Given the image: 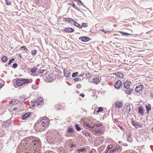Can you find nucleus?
<instances>
[{"label": "nucleus", "instance_id": "obj_38", "mask_svg": "<svg viewBox=\"0 0 153 153\" xmlns=\"http://www.w3.org/2000/svg\"><path fill=\"white\" fill-rule=\"evenodd\" d=\"M102 125L101 123H99L97 124H94V126H95L96 127H99Z\"/></svg>", "mask_w": 153, "mask_h": 153}, {"label": "nucleus", "instance_id": "obj_54", "mask_svg": "<svg viewBox=\"0 0 153 153\" xmlns=\"http://www.w3.org/2000/svg\"><path fill=\"white\" fill-rule=\"evenodd\" d=\"M6 3L7 5H10L11 4V2L8 0H5Z\"/></svg>", "mask_w": 153, "mask_h": 153}, {"label": "nucleus", "instance_id": "obj_36", "mask_svg": "<svg viewBox=\"0 0 153 153\" xmlns=\"http://www.w3.org/2000/svg\"><path fill=\"white\" fill-rule=\"evenodd\" d=\"M122 35H123V36H125V35H130V34H129V33H126V32H122V31H120L119 32Z\"/></svg>", "mask_w": 153, "mask_h": 153}, {"label": "nucleus", "instance_id": "obj_10", "mask_svg": "<svg viewBox=\"0 0 153 153\" xmlns=\"http://www.w3.org/2000/svg\"><path fill=\"white\" fill-rule=\"evenodd\" d=\"M63 73L65 76L66 77H69L71 75V73L67 70L65 71V69H63Z\"/></svg>", "mask_w": 153, "mask_h": 153}, {"label": "nucleus", "instance_id": "obj_31", "mask_svg": "<svg viewBox=\"0 0 153 153\" xmlns=\"http://www.w3.org/2000/svg\"><path fill=\"white\" fill-rule=\"evenodd\" d=\"M1 60L3 62H6L7 60V58L6 56H4L2 57Z\"/></svg>", "mask_w": 153, "mask_h": 153}, {"label": "nucleus", "instance_id": "obj_59", "mask_svg": "<svg viewBox=\"0 0 153 153\" xmlns=\"http://www.w3.org/2000/svg\"><path fill=\"white\" fill-rule=\"evenodd\" d=\"M27 143H28V142H27V139H26L25 140L24 143H22V144L24 145V144H25V145H26L27 144Z\"/></svg>", "mask_w": 153, "mask_h": 153}, {"label": "nucleus", "instance_id": "obj_23", "mask_svg": "<svg viewBox=\"0 0 153 153\" xmlns=\"http://www.w3.org/2000/svg\"><path fill=\"white\" fill-rule=\"evenodd\" d=\"M37 69L36 67H34L30 69V72L32 74H33L36 72V71H37Z\"/></svg>", "mask_w": 153, "mask_h": 153}, {"label": "nucleus", "instance_id": "obj_49", "mask_svg": "<svg viewBox=\"0 0 153 153\" xmlns=\"http://www.w3.org/2000/svg\"><path fill=\"white\" fill-rule=\"evenodd\" d=\"M85 126L87 128H89L91 129L92 128H93V127H92L91 126L89 125L88 124H87L85 125Z\"/></svg>", "mask_w": 153, "mask_h": 153}, {"label": "nucleus", "instance_id": "obj_5", "mask_svg": "<svg viewBox=\"0 0 153 153\" xmlns=\"http://www.w3.org/2000/svg\"><path fill=\"white\" fill-rule=\"evenodd\" d=\"M31 115V113H27L23 114L22 116V119L23 120H25L26 118L30 117Z\"/></svg>", "mask_w": 153, "mask_h": 153}, {"label": "nucleus", "instance_id": "obj_55", "mask_svg": "<svg viewBox=\"0 0 153 153\" xmlns=\"http://www.w3.org/2000/svg\"><path fill=\"white\" fill-rule=\"evenodd\" d=\"M77 3V4H78L79 3L80 4L82 5L83 6H84V5L83 4V3L82 2V1L80 0H79Z\"/></svg>", "mask_w": 153, "mask_h": 153}, {"label": "nucleus", "instance_id": "obj_4", "mask_svg": "<svg viewBox=\"0 0 153 153\" xmlns=\"http://www.w3.org/2000/svg\"><path fill=\"white\" fill-rule=\"evenodd\" d=\"M143 85H140L136 86L135 88V91L136 92H139L142 91L143 87Z\"/></svg>", "mask_w": 153, "mask_h": 153}, {"label": "nucleus", "instance_id": "obj_60", "mask_svg": "<svg viewBox=\"0 0 153 153\" xmlns=\"http://www.w3.org/2000/svg\"><path fill=\"white\" fill-rule=\"evenodd\" d=\"M81 85L80 84H78L76 86V88H81Z\"/></svg>", "mask_w": 153, "mask_h": 153}, {"label": "nucleus", "instance_id": "obj_40", "mask_svg": "<svg viewBox=\"0 0 153 153\" xmlns=\"http://www.w3.org/2000/svg\"><path fill=\"white\" fill-rule=\"evenodd\" d=\"M20 99L24 101L26 100L27 98L24 96H21L20 97Z\"/></svg>", "mask_w": 153, "mask_h": 153}, {"label": "nucleus", "instance_id": "obj_6", "mask_svg": "<svg viewBox=\"0 0 153 153\" xmlns=\"http://www.w3.org/2000/svg\"><path fill=\"white\" fill-rule=\"evenodd\" d=\"M116 108H120L122 107L123 103L120 102H117L115 103Z\"/></svg>", "mask_w": 153, "mask_h": 153}, {"label": "nucleus", "instance_id": "obj_17", "mask_svg": "<svg viewBox=\"0 0 153 153\" xmlns=\"http://www.w3.org/2000/svg\"><path fill=\"white\" fill-rule=\"evenodd\" d=\"M74 131V129L72 126H70L68 128L67 132L68 133H73Z\"/></svg>", "mask_w": 153, "mask_h": 153}, {"label": "nucleus", "instance_id": "obj_34", "mask_svg": "<svg viewBox=\"0 0 153 153\" xmlns=\"http://www.w3.org/2000/svg\"><path fill=\"white\" fill-rule=\"evenodd\" d=\"M72 19L71 18H65L64 20L65 21L70 23L71 22V21Z\"/></svg>", "mask_w": 153, "mask_h": 153}, {"label": "nucleus", "instance_id": "obj_37", "mask_svg": "<svg viewBox=\"0 0 153 153\" xmlns=\"http://www.w3.org/2000/svg\"><path fill=\"white\" fill-rule=\"evenodd\" d=\"M78 72H77L73 73L72 75V76L73 77H76L78 75Z\"/></svg>", "mask_w": 153, "mask_h": 153}, {"label": "nucleus", "instance_id": "obj_8", "mask_svg": "<svg viewBox=\"0 0 153 153\" xmlns=\"http://www.w3.org/2000/svg\"><path fill=\"white\" fill-rule=\"evenodd\" d=\"M23 84H24L23 83L22 79H21L16 80V84L17 85L20 86L22 85Z\"/></svg>", "mask_w": 153, "mask_h": 153}, {"label": "nucleus", "instance_id": "obj_39", "mask_svg": "<svg viewBox=\"0 0 153 153\" xmlns=\"http://www.w3.org/2000/svg\"><path fill=\"white\" fill-rule=\"evenodd\" d=\"M37 50H32L31 51V53L32 54L33 56H34L36 54L37 52Z\"/></svg>", "mask_w": 153, "mask_h": 153}, {"label": "nucleus", "instance_id": "obj_2", "mask_svg": "<svg viewBox=\"0 0 153 153\" xmlns=\"http://www.w3.org/2000/svg\"><path fill=\"white\" fill-rule=\"evenodd\" d=\"M79 39L81 40V41L84 42H88L91 39L89 37L85 36L80 37Z\"/></svg>", "mask_w": 153, "mask_h": 153}, {"label": "nucleus", "instance_id": "obj_45", "mask_svg": "<svg viewBox=\"0 0 153 153\" xmlns=\"http://www.w3.org/2000/svg\"><path fill=\"white\" fill-rule=\"evenodd\" d=\"M45 71H46V70H43V69H40V70L39 71H38V73L39 74H42Z\"/></svg>", "mask_w": 153, "mask_h": 153}, {"label": "nucleus", "instance_id": "obj_57", "mask_svg": "<svg viewBox=\"0 0 153 153\" xmlns=\"http://www.w3.org/2000/svg\"><path fill=\"white\" fill-rule=\"evenodd\" d=\"M85 75L87 78H89L90 76L91 75L89 73H88L85 74Z\"/></svg>", "mask_w": 153, "mask_h": 153}, {"label": "nucleus", "instance_id": "obj_48", "mask_svg": "<svg viewBox=\"0 0 153 153\" xmlns=\"http://www.w3.org/2000/svg\"><path fill=\"white\" fill-rule=\"evenodd\" d=\"M36 101L35 100H33L31 101V105L32 106H34V105L36 103Z\"/></svg>", "mask_w": 153, "mask_h": 153}, {"label": "nucleus", "instance_id": "obj_44", "mask_svg": "<svg viewBox=\"0 0 153 153\" xmlns=\"http://www.w3.org/2000/svg\"><path fill=\"white\" fill-rule=\"evenodd\" d=\"M113 147V145L112 144H110L109 145H108L107 147V149H110L112 148Z\"/></svg>", "mask_w": 153, "mask_h": 153}, {"label": "nucleus", "instance_id": "obj_51", "mask_svg": "<svg viewBox=\"0 0 153 153\" xmlns=\"http://www.w3.org/2000/svg\"><path fill=\"white\" fill-rule=\"evenodd\" d=\"M115 152H116V151L120 149V147L118 146H116L113 148Z\"/></svg>", "mask_w": 153, "mask_h": 153}, {"label": "nucleus", "instance_id": "obj_64", "mask_svg": "<svg viewBox=\"0 0 153 153\" xmlns=\"http://www.w3.org/2000/svg\"><path fill=\"white\" fill-rule=\"evenodd\" d=\"M150 96L152 98H153V93L152 92L150 94Z\"/></svg>", "mask_w": 153, "mask_h": 153}, {"label": "nucleus", "instance_id": "obj_9", "mask_svg": "<svg viewBox=\"0 0 153 153\" xmlns=\"http://www.w3.org/2000/svg\"><path fill=\"white\" fill-rule=\"evenodd\" d=\"M34 147H36V148L34 149H34V153H36L37 152H38L42 149L41 145H37Z\"/></svg>", "mask_w": 153, "mask_h": 153}, {"label": "nucleus", "instance_id": "obj_47", "mask_svg": "<svg viewBox=\"0 0 153 153\" xmlns=\"http://www.w3.org/2000/svg\"><path fill=\"white\" fill-rule=\"evenodd\" d=\"M100 30L102 31L104 33H107L108 32H109L110 31L109 30H104V29H100Z\"/></svg>", "mask_w": 153, "mask_h": 153}, {"label": "nucleus", "instance_id": "obj_22", "mask_svg": "<svg viewBox=\"0 0 153 153\" xmlns=\"http://www.w3.org/2000/svg\"><path fill=\"white\" fill-rule=\"evenodd\" d=\"M42 100V98L40 97L39 98L36 102V105L38 107H39V105L40 104V103L43 102Z\"/></svg>", "mask_w": 153, "mask_h": 153}, {"label": "nucleus", "instance_id": "obj_58", "mask_svg": "<svg viewBox=\"0 0 153 153\" xmlns=\"http://www.w3.org/2000/svg\"><path fill=\"white\" fill-rule=\"evenodd\" d=\"M80 79V78H76L73 79V80L75 81H78Z\"/></svg>", "mask_w": 153, "mask_h": 153}, {"label": "nucleus", "instance_id": "obj_21", "mask_svg": "<svg viewBox=\"0 0 153 153\" xmlns=\"http://www.w3.org/2000/svg\"><path fill=\"white\" fill-rule=\"evenodd\" d=\"M126 108V112L127 113V114H128L130 111L131 108L130 106L129 105H127L125 107Z\"/></svg>", "mask_w": 153, "mask_h": 153}, {"label": "nucleus", "instance_id": "obj_46", "mask_svg": "<svg viewBox=\"0 0 153 153\" xmlns=\"http://www.w3.org/2000/svg\"><path fill=\"white\" fill-rule=\"evenodd\" d=\"M18 66V65L16 63H14L12 65V67L14 68H17Z\"/></svg>", "mask_w": 153, "mask_h": 153}, {"label": "nucleus", "instance_id": "obj_62", "mask_svg": "<svg viewBox=\"0 0 153 153\" xmlns=\"http://www.w3.org/2000/svg\"><path fill=\"white\" fill-rule=\"evenodd\" d=\"M119 128H120L121 130H123V126H122L119 125L118 126Z\"/></svg>", "mask_w": 153, "mask_h": 153}, {"label": "nucleus", "instance_id": "obj_15", "mask_svg": "<svg viewBox=\"0 0 153 153\" xmlns=\"http://www.w3.org/2000/svg\"><path fill=\"white\" fill-rule=\"evenodd\" d=\"M23 83L25 84L27 83H31L32 82V79H22Z\"/></svg>", "mask_w": 153, "mask_h": 153}, {"label": "nucleus", "instance_id": "obj_35", "mask_svg": "<svg viewBox=\"0 0 153 153\" xmlns=\"http://www.w3.org/2000/svg\"><path fill=\"white\" fill-rule=\"evenodd\" d=\"M32 88L34 89H36L38 88V86L36 84H35L32 85Z\"/></svg>", "mask_w": 153, "mask_h": 153}, {"label": "nucleus", "instance_id": "obj_56", "mask_svg": "<svg viewBox=\"0 0 153 153\" xmlns=\"http://www.w3.org/2000/svg\"><path fill=\"white\" fill-rule=\"evenodd\" d=\"M117 153V152H115L114 150L113 149H112L109 152V153Z\"/></svg>", "mask_w": 153, "mask_h": 153}, {"label": "nucleus", "instance_id": "obj_7", "mask_svg": "<svg viewBox=\"0 0 153 153\" xmlns=\"http://www.w3.org/2000/svg\"><path fill=\"white\" fill-rule=\"evenodd\" d=\"M121 82L120 80H118L117 81L114 85V87L116 88H119L121 86Z\"/></svg>", "mask_w": 153, "mask_h": 153}, {"label": "nucleus", "instance_id": "obj_27", "mask_svg": "<svg viewBox=\"0 0 153 153\" xmlns=\"http://www.w3.org/2000/svg\"><path fill=\"white\" fill-rule=\"evenodd\" d=\"M117 77H119L120 78L123 77V75L121 73L119 72L116 73L115 74Z\"/></svg>", "mask_w": 153, "mask_h": 153}, {"label": "nucleus", "instance_id": "obj_14", "mask_svg": "<svg viewBox=\"0 0 153 153\" xmlns=\"http://www.w3.org/2000/svg\"><path fill=\"white\" fill-rule=\"evenodd\" d=\"M53 75L52 74H50V75H49L46 78H47V79L48 80V82H52V81L54 80V79L53 78Z\"/></svg>", "mask_w": 153, "mask_h": 153}, {"label": "nucleus", "instance_id": "obj_43", "mask_svg": "<svg viewBox=\"0 0 153 153\" xmlns=\"http://www.w3.org/2000/svg\"><path fill=\"white\" fill-rule=\"evenodd\" d=\"M15 59L14 58H12L8 62V65H10L11 63Z\"/></svg>", "mask_w": 153, "mask_h": 153}, {"label": "nucleus", "instance_id": "obj_18", "mask_svg": "<svg viewBox=\"0 0 153 153\" xmlns=\"http://www.w3.org/2000/svg\"><path fill=\"white\" fill-rule=\"evenodd\" d=\"M132 125L136 128L141 127L140 124L136 121H132Z\"/></svg>", "mask_w": 153, "mask_h": 153}, {"label": "nucleus", "instance_id": "obj_30", "mask_svg": "<svg viewBox=\"0 0 153 153\" xmlns=\"http://www.w3.org/2000/svg\"><path fill=\"white\" fill-rule=\"evenodd\" d=\"M127 141L130 143H131L132 142V138L131 137V135L130 134L128 135V137L127 138Z\"/></svg>", "mask_w": 153, "mask_h": 153}, {"label": "nucleus", "instance_id": "obj_25", "mask_svg": "<svg viewBox=\"0 0 153 153\" xmlns=\"http://www.w3.org/2000/svg\"><path fill=\"white\" fill-rule=\"evenodd\" d=\"M82 133L84 135L85 137L89 136V137H91V134L88 132H85L84 131H82Z\"/></svg>", "mask_w": 153, "mask_h": 153}, {"label": "nucleus", "instance_id": "obj_53", "mask_svg": "<svg viewBox=\"0 0 153 153\" xmlns=\"http://www.w3.org/2000/svg\"><path fill=\"white\" fill-rule=\"evenodd\" d=\"M56 109L57 110H59L61 109V106L60 105H57L56 106Z\"/></svg>", "mask_w": 153, "mask_h": 153}, {"label": "nucleus", "instance_id": "obj_33", "mask_svg": "<svg viewBox=\"0 0 153 153\" xmlns=\"http://www.w3.org/2000/svg\"><path fill=\"white\" fill-rule=\"evenodd\" d=\"M76 27H78L79 29H81L82 28V26H81L80 25L77 23L76 22L74 25Z\"/></svg>", "mask_w": 153, "mask_h": 153}, {"label": "nucleus", "instance_id": "obj_32", "mask_svg": "<svg viewBox=\"0 0 153 153\" xmlns=\"http://www.w3.org/2000/svg\"><path fill=\"white\" fill-rule=\"evenodd\" d=\"M86 149L85 148H83L82 149H78L77 150V151L78 153H80L81 152H85Z\"/></svg>", "mask_w": 153, "mask_h": 153}, {"label": "nucleus", "instance_id": "obj_52", "mask_svg": "<svg viewBox=\"0 0 153 153\" xmlns=\"http://www.w3.org/2000/svg\"><path fill=\"white\" fill-rule=\"evenodd\" d=\"M76 21L74 20L73 19L71 21V22L70 23V24L72 25H74V24L76 22Z\"/></svg>", "mask_w": 153, "mask_h": 153}, {"label": "nucleus", "instance_id": "obj_13", "mask_svg": "<svg viewBox=\"0 0 153 153\" xmlns=\"http://www.w3.org/2000/svg\"><path fill=\"white\" fill-rule=\"evenodd\" d=\"M64 30L67 33H71L74 32V30L72 28L68 27L65 28Z\"/></svg>", "mask_w": 153, "mask_h": 153}, {"label": "nucleus", "instance_id": "obj_63", "mask_svg": "<svg viewBox=\"0 0 153 153\" xmlns=\"http://www.w3.org/2000/svg\"><path fill=\"white\" fill-rule=\"evenodd\" d=\"M84 75V74H79L78 75V77H80V76H82Z\"/></svg>", "mask_w": 153, "mask_h": 153}, {"label": "nucleus", "instance_id": "obj_42", "mask_svg": "<svg viewBox=\"0 0 153 153\" xmlns=\"http://www.w3.org/2000/svg\"><path fill=\"white\" fill-rule=\"evenodd\" d=\"M81 26H82V27H86L88 26V24L87 23H82V24Z\"/></svg>", "mask_w": 153, "mask_h": 153}, {"label": "nucleus", "instance_id": "obj_41", "mask_svg": "<svg viewBox=\"0 0 153 153\" xmlns=\"http://www.w3.org/2000/svg\"><path fill=\"white\" fill-rule=\"evenodd\" d=\"M103 110V109L101 107H100L98 109V110H97V111H96V112L97 113H98L99 112H100L102 111Z\"/></svg>", "mask_w": 153, "mask_h": 153}, {"label": "nucleus", "instance_id": "obj_28", "mask_svg": "<svg viewBox=\"0 0 153 153\" xmlns=\"http://www.w3.org/2000/svg\"><path fill=\"white\" fill-rule=\"evenodd\" d=\"M75 127L77 131H80L81 129V128L79 126V125L78 124L75 125Z\"/></svg>", "mask_w": 153, "mask_h": 153}, {"label": "nucleus", "instance_id": "obj_3", "mask_svg": "<svg viewBox=\"0 0 153 153\" xmlns=\"http://www.w3.org/2000/svg\"><path fill=\"white\" fill-rule=\"evenodd\" d=\"M45 118L46 117H45ZM41 122L42 123V126L44 127L47 126L48 124V120L45 119H42L41 120Z\"/></svg>", "mask_w": 153, "mask_h": 153}, {"label": "nucleus", "instance_id": "obj_1", "mask_svg": "<svg viewBox=\"0 0 153 153\" xmlns=\"http://www.w3.org/2000/svg\"><path fill=\"white\" fill-rule=\"evenodd\" d=\"M32 146L34 147L37 145H41V142L40 140L38 138L34 137L32 142Z\"/></svg>", "mask_w": 153, "mask_h": 153}, {"label": "nucleus", "instance_id": "obj_16", "mask_svg": "<svg viewBox=\"0 0 153 153\" xmlns=\"http://www.w3.org/2000/svg\"><path fill=\"white\" fill-rule=\"evenodd\" d=\"M151 105L150 104H149L148 105H146L145 107L146 111V113L147 114L149 113V111L151 109Z\"/></svg>", "mask_w": 153, "mask_h": 153}, {"label": "nucleus", "instance_id": "obj_20", "mask_svg": "<svg viewBox=\"0 0 153 153\" xmlns=\"http://www.w3.org/2000/svg\"><path fill=\"white\" fill-rule=\"evenodd\" d=\"M92 81L93 83H96L97 84L100 82L99 79L98 77L92 79Z\"/></svg>", "mask_w": 153, "mask_h": 153}, {"label": "nucleus", "instance_id": "obj_19", "mask_svg": "<svg viewBox=\"0 0 153 153\" xmlns=\"http://www.w3.org/2000/svg\"><path fill=\"white\" fill-rule=\"evenodd\" d=\"M138 113L140 114L141 115H143L144 114L143 110L142 107V106H139L138 107Z\"/></svg>", "mask_w": 153, "mask_h": 153}, {"label": "nucleus", "instance_id": "obj_26", "mask_svg": "<svg viewBox=\"0 0 153 153\" xmlns=\"http://www.w3.org/2000/svg\"><path fill=\"white\" fill-rule=\"evenodd\" d=\"M68 4L70 5H71L74 8L76 9L78 11H80V9L77 7V6L75 5L74 3L73 2H72V4H71L70 3H69Z\"/></svg>", "mask_w": 153, "mask_h": 153}, {"label": "nucleus", "instance_id": "obj_12", "mask_svg": "<svg viewBox=\"0 0 153 153\" xmlns=\"http://www.w3.org/2000/svg\"><path fill=\"white\" fill-rule=\"evenodd\" d=\"M130 84V82L126 81L124 83V87L126 89H128Z\"/></svg>", "mask_w": 153, "mask_h": 153}, {"label": "nucleus", "instance_id": "obj_29", "mask_svg": "<svg viewBox=\"0 0 153 153\" xmlns=\"http://www.w3.org/2000/svg\"><path fill=\"white\" fill-rule=\"evenodd\" d=\"M132 91L133 90H132V89H131L129 90H125V92L127 94L130 95L132 93Z\"/></svg>", "mask_w": 153, "mask_h": 153}, {"label": "nucleus", "instance_id": "obj_61", "mask_svg": "<svg viewBox=\"0 0 153 153\" xmlns=\"http://www.w3.org/2000/svg\"><path fill=\"white\" fill-rule=\"evenodd\" d=\"M74 146H75V145H74V144H70V147L71 148H73Z\"/></svg>", "mask_w": 153, "mask_h": 153}, {"label": "nucleus", "instance_id": "obj_11", "mask_svg": "<svg viewBox=\"0 0 153 153\" xmlns=\"http://www.w3.org/2000/svg\"><path fill=\"white\" fill-rule=\"evenodd\" d=\"M11 123V121L10 119H9L6 121H4L3 123V125L6 126H7L8 125H10Z\"/></svg>", "mask_w": 153, "mask_h": 153}, {"label": "nucleus", "instance_id": "obj_50", "mask_svg": "<svg viewBox=\"0 0 153 153\" xmlns=\"http://www.w3.org/2000/svg\"><path fill=\"white\" fill-rule=\"evenodd\" d=\"M21 48L22 49V51L23 50H25V51H27V48H26L25 47H21Z\"/></svg>", "mask_w": 153, "mask_h": 153}, {"label": "nucleus", "instance_id": "obj_24", "mask_svg": "<svg viewBox=\"0 0 153 153\" xmlns=\"http://www.w3.org/2000/svg\"><path fill=\"white\" fill-rule=\"evenodd\" d=\"M102 132V131L101 130L99 129L97 130H92V133L94 134H100Z\"/></svg>", "mask_w": 153, "mask_h": 153}]
</instances>
